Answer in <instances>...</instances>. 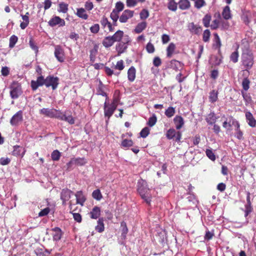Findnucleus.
Segmentation results:
<instances>
[{
    "instance_id": "aec40b11",
    "label": "nucleus",
    "mask_w": 256,
    "mask_h": 256,
    "mask_svg": "<svg viewBox=\"0 0 256 256\" xmlns=\"http://www.w3.org/2000/svg\"><path fill=\"white\" fill-rule=\"evenodd\" d=\"M100 214V209L97 206H94L89 213L90 216L92 219H97Z\"/></svg>"
},
{
    "instance_id": "8fccbe9b",
    "label": "nucleus",
    "mask_w": 256,
    "mask_h": 256,
    "mask_svg": "<svg viewBox=\"0 0 256 256\" xmlns=\"http://www.w3.org/2000/svg\"><path fill=\"white\" fill-rule=\"evenodd\" d=\"M210 31L208 30H206L202 34V40L204 42H208L210 40Z\"/></svg>"
},
{
    "instance_id": "f3484780",
    "label": "nucleus",
    "mask_w": 256,
    "mask_h": 256,
    "mask_svg": "<svg viewBox=\"0 0 256 256\" xmlns=\"http://www.w3.org/2000/svg\"><path fill=\"white\" fill-rule=\"evenodd\" d=\"M174 122L176 130H180L184 126V121L180 116H176L174 118Z\"/></svg>"
},
{
    "instance_id": "ddd939ff",
    "label": "nucleus",
    "mask_w": 256,
    "mask_h": 256,
    "mask_svg": "<svg viewBox=\"0 0 256 256\" xmlns=\"http://www.w3.org/2000/svg\"><path fill=\"white\" fill-rule=\"evenodd\" d=\"M54 56L58 61L63 62L64 60V51L60 46H55Z\"/></svg>"
},
{
    "instance_id": "13d9d810",
    "label": "nucleus",
    "mask_w": 256,
    "mask_h": 256,
    "mask_svg": "<svg viewBox=\"0 0 256 256\" xmlns=\"http://www.w3.org/2000/svg\"><path fill=\"white\" fill-rule=\"evenodd\" d=\"M124 62L122 60L118 61L116 65L114 66V68L119 70H122L124 68Z\"/></svg>"
},
{
    "instance_id": "49530a36",
    "label": "nucleus",
    "mask_w": 256,
    "mask_h": 256,
    "mask_svg": "<svg viewBox=\"0 0 256 256\" xmlns=\"http://www.w3.org/2000/svg\"><path fill=\"white\" fill-rule=\"evenodd\" d=\"M92 197L96 200H100L102 198V194L99 190H94L92 193Z\"/></svg>"
},
{
    "instance_id": "c756f323",
    "label": "nucleus",
    "mask_w": 256,
    "mask_h": 256,
    "mask_svg": "<svg viewBox=\"0 0 256 256\" xmlns=\"http://www.w3.org/2000/svg\"><path fill=\"white\" fill-rule=\"evenodd\" d=\"M23 148L18 146H15L14 147V150L12 152V154L14 156H23L24 152L23 151Z\"/></svg>"
},
{
    "instance_id": "0eeeda50",
    "label": "nucleus",
    "mask_w": 256,
    "mask_h": 256,
    "mask_svg": "<svg viewBox=\"0 0 256 256\" xmlns=\"http://www.w3.org/2000/svg\"><path fill=\"white\" fill-rule=\"evenodd\" d=\"M108 98L106 97L104 104V113L105 116L110 118L113 114L116 108L112 104H108Z\"/></svg>"
},
{
    "instance_id": "69168bd1",
    "label": "nucleus",
    "mask_w": 256,
    "mask_h": 256,
    "mask_svg": "<svg viewBox=\"0 0 256 256\" xmlns=\"http://www.w3.org/2000/svg\"><path fill=\"white\" fill-rule=\"evenodd\" d=\"M2 74L4 76H8L10 74V68L7 66H3L1 70Z\"/></svg>"
},
{
    "instance_id": "9b49d317",
    "label": "nucleus",
    "mask_w": 256,
    "mask_h": 256,
    "mask_svg": "<svg viewBox=\"0 0 256 256\" xmlns=\"http://www.w3.org/2000/svg\"><path fill=\"white\" fill-rule=\"evenodd\" d=\"M45 79L42 76L38 77L36 80H32L30 82L32 88L36 90L39 86L44 84Z\"/></svg>"
},
{
    "instance_id": "09e8293b",
    "label": "nucleus",
    "mask_w": 256,
    "mask_h": 256,
    "mask_svg": "<svg viewBox=\"0 0 256 256\" xmlns=\"http://www.w3.org/2000/svg\"><path fill=\"white\" fill-rule=\"evenodd\" d=\"M206 156L212 161L216 160V156L212 150L207 149L206 151Z\"/></svg>"
},
{
    "instance_id": "a878e982",
    "label": "nucleus",
    "mask_w": 256,
    "mask_h": 256,
    "mask_svg": "<svg viewBox=\"0 0 256 256\" xmlns=\"http://www.w3.org/2000/svg\"><path fill=\"white\" fill-rule=\"evenodd\" d=\"M136 68L132 66L128 70V78L129 81L133 82L136 78Z\"/></svg>"
},
{
    "instance_id": "6e6d98bb",
    "label": "nucleus",
    "mask_w": 256,
    "mask_h": 256,
    "mask_svg": "<svg viewBox=\"0 0 256 256\" xmlns=\"http://www.w3.org/2000/svg\"><path fill=\"white\" fill-rule=\"evenodd\" d=\"M90 32L92 34H97L100 30V26L98 24H96L90 28Z\"/></svg>"
},
{
    "instance_id": "79ce46f5",
    "label": "nucleus",
    "mask_w": 256,
    "mask_h": 256,
    "mask_svg": "<svg viewBox=\"0 0 256 256\" xmlns=\"http://www.w3.org/2000/svg\"><path fill=\"white\" fill-rule=\"evenodd\" d=\"M239 54L238 50L232 53L230 56V60L233 62L236 63L238 62Z\"/></svg>"
},
{
    "instance_id": "ea45409f",
    "label": "nucleus",
    "mask_w": 256,
    "mask_h": 256,
    "mask_svg": "<svg viewBox=\"0 0 256 256\" xmlns=\"http://www.w3.org/2000/svg\"><path fill=\"white\" fill-rule=\"evenodd\" d=\"M29 44L30 48L35 52L36 55L38 52V48L31 38L29 41Z\"/></svg>"
},
{
    "instance_id": "9d476101",
    "label": "nucleus",
    "mask_w": 256,
    "mask_h": 256,
    "mask_svg": "<svg viewBox=\"0 0 256 256\" xmlns=\"http://www.w3.org/2000/svg\"><path fill=\"white\" fill-rule=\"evenodd\" d=\"M50 26H54L59 25V26H62L65 25V21L58 16H54L48 22Z\"/></svg>"
},
{
    "instance_id": "f704fd0d",
    "label": "nucleus",
    "mask_w": 256,
    "mask_h": 256,
    "mask_svg": "<svg viewBox=\"0 0 256 256\" xmlns=\"http://www.w3.org/2000/svg\"><path fill=\"white\" fill-rule=\"evenodd\" d=\"M218 92L215 90H212L210 93L209 100L211 102H214L218 100Z\"/></svg>"
},
{
    "instance_id": "f257e3e1",
    "label": "nucleus",
    "mask_w": 256,
    "mask_h": 256,
    "mask_svg": "<svg viewBox=\"0 0 256 256\" xmlns=\"http://www.w3.org/2000/svg\"><path fill=\"white\" fill-rule=\"evenodd\" d=\"M242 50L240 62L244 70L248 72L254 66V56L248 44L244 45Z\"/></svg>"
},
{
    "instance_id": "cd10ccee",
    "label": "nucleus",
    "mask_w": 256,
    "mask_h": 256,
    "mask_svg": "<svg viewBox=\"0 0 256 256\" xmlns=\"http://www.w3.org/2000/svg\"><path fill=\"white\" fill-rule=\"evenodd\" d=\"M95 229L98 232H102L104 231V226L103 218H100L98 219V225L96 226Z\"/></svg>"
},
{
    "instance_id": "423d86ee",
    "label": "nucleus",
    "mask_w": 256,
    "mask_h": 256,
    "mask_svg": "<svg viewBox=\"0 0 256 256\" xmlns=\"http://www.w3.org/2000/svg\"><path fill=\"white\" fill-rule=\"evenodd\" d=\"M87 162L86 160L84 158H73L67 163V169L70 170L74 165L82 166Z\"/></svg>"
},
{
    "instance_id": "58836bf2",
    "label": "nucleus",
    "mask_w": 256,
    "mask_h": 256,
    "mask_svg": "<svg viewBox=\"0 0 256 256\" xmlns=\"http://www.w3.org/2000/svg\"><path fill=\"white\" fill-rule=\"evenodd\" d=\"M176 132L174 128L169 129L166 134V136L168 139L171 140L174 138L176 135Z\"/></svg>"
},
{
    "instance_id": "c9c22d12",
    "label": "nucleus",
    "mask_w": 256,
    "mask_h": 256,
    "mask_svg": "<svg viewBox=\"0 0 256 256\" xmlns=\"http://www.w3.org/2000/svg\"><path fill=\"white\" fill-rule=\"evenodd\" d=\"M176 48V46L174 43H170L168 45L166 49L167 56L168 57H171L174 52Z\"/></svg>"
},
{
    "instance_id": "3c124183",
    "label": "nucleus",
    "mask_w": 256,
    "mask_h": 256,
    "mask_svg": "<svg viewBox=\"0 0 256 256\" xmlns=\"http://www.w3.org/2000/svg\"><path fill=\"white\" fill-rule=\"evenodd\" d=\"M68 5L64 2H62L59 4V10L60 12L66 13L68 10Z\"/></svg>"
},
{
    "instance_id": "052dcab7",
    "label": "nucleus",
    "mask_w": 256,
    "mask_h": 256,
    "mask_svg": "<svg viewBox=\"0 0 256 256\" xmlns=\"http://www.w3.org/2000/svg\"><path fill=\"white\" fill-rule=\"evenodd\" d=\"M119 12L116 11V10H113L110 14V17L112 20H118L119 18Z\"/></svg>"
},
{
    "instance_id": "473e14b6",
    "label": "nucleus",
    "mask_w": 256,
    "mask_h": 256,
    "mask_svg": "<svg viewBox=\"0 0 256 256\" xmlns=\"http://www.w3.org/2000/svg\"><path fill=\"white\" fill-rule=\"evenodd\" d=\"M104 86L102 84V82L100 81L99 84L96 88V92L98 95L108 97L106 94L104 90Z\"/></svg>"
},
{
    "instance_id": "20e7f679",
    "label": "nucleus",
    "mask_w": 256,
    "mask_h": 256,
    "mask_svg": "<svg viewBox=\"0 0 256 256\" xmlns=\"http://www.w3.org/2000/svg\"><path fill=\"white\" fill-rule=\"evenodd\" d=\"M130 42V38L126 35L119 43L116 46V50L118 53V55L124 53L128 48V44Z\"/></svg>"
},
{
    "instance_id": "f03ea898",
    "label": "nucleus",
    "mask_w": 256,
    "mask_h": 256,
    "mask_svg": "<svg viewBox=\"0 0 256 256\" xmlns=\"http://www.w3.org/2000/svg\"><path fill=\"white\" fill-rule=\"evenodd\" d=\"M138 192L141 198L147 204H150L151 201V194L150 189L148 187L147 182L144 180H140L138 182Z\"/></svg>"
},
{
    "instance_id": "c85d7f7f",
    "label": "nucleus",
    "mask_w": 256,
    "mask_h": 256,
    "mask_svg": "<svg viewBox=\"0 0 256 256\" xmlns=\"http://www.w3.org/2000/svg\"><path fill=\"white\" fill-rule=\"evenodd\" d=\"M147 24L145 22H142L140 23H138L136 26L134 31L137 34L140 33L142 30H144L146 27Z\"/></svg>"
},
{
    "instance_id": "2f4dec72",
    "label": "nucleus",
    "mask_w": 256,
    "mask_h": 256,
    "mask_svg": "<svg viewBox=\"0 0 256 256\" xmlns=\"http://www.w3.org/2000/svg\"><path fill=\"white\" fill-rule=\"evenodd\" d=\"M222 16L225 20H228L231 18V14L230 7L226 6L222 12Z\"/></svg>"
},
{
    "instance_id": "e2e57ef3",
    "label": "nucleus",
    "mask_w": 256,
    "mask_h": 256,
    "mask_svg": "<svg viewBox=\"0 0 256 256\" xmlns=\"http://www.w3.org/2000/svg\"><path fill=\"white\" fill-rule=\"evenodd\" d=\"M252 206H251V204H246V206H245V210H244V212H245V214H244V216L245 217H246L248 214L252 212Z\"/></svg>"
},
{
    "instance_id": "bb28decb",
    "label": "nucleus",
    "mask_w": 256,
    "mask_h": 256,
    "mask_svg": "<svg viewBox=\"0 0 256 256\" xmlns=\"http://www.w3.org/2000/svg\"><path fill=\"white\" fill-rule=\"evenodd\" d=\"M179 8L182 10H188L190 6L188 0H180L178 3Z\"/></svg>"
},
{
    "instance_id": "5fc2aeb1",
    "label": "nucleus",
    "mask_w": 256,
    "mask_h": 256,
    "mask_svg": "<svg viewBox=\"0 0 256 256\" xmlns=\"http://www.w3.org/2000/svg\"><path fill=\"white\" fill-rule=\"evenodd\" d=\"M121 226L122 228V236L125 238L126 237V235L128 232V229L127 228V226H126V224L124 222H122Z\"/></svg>"
},
{
    "instance_id": "4d7b16f0",
    "label": "nucleus",
    "mask_w": 256,
    "mask_h": 256,
    "mask_svg": "<svg viewBox=\"0 0 256 256\" xmlns=\"http://www.w3.org/2000/svg\"><path fill=\"white\" fill-rule=\"evenodd\" d=\"M156 116L155 115H154L152 117L149 118L148 121V124L150 126H152L156 124Z\"/></svg>"
},
{
    "instance_id": "0e129e2a",
    "label": "nucleus",
    "mask_w": 256,
    "mask_h": 256,
    "mask_svg": "<svg viewBox=\"0 0 256 256\" xmlns=\"http://www.w3.org/2000/svg\"><path fill=\"white\" fill-rule=\"evenodd\" d=\"M146 50L148 53H153L154 52V47L151 42H148L146 46Z\"/></svg>"
},
{
    "instance_id": "338daca9",
    "label": "nucleus",
    "mask_w": 256,
    "mask_h": 256,
    "mask_svg": "<svg viewBox=\"0 0 256 256\" xmlns=\"http://www.w3.org/2000/svg\"><path fill=\"white\" fill-rule=\"evenodd\" d=\"M10 162L8 158H0V164L2 166L8 164Z\"/></svg>"
},
{
    "instance_id": "dca6fc26",
    "label": "nucleus",
    "mask_w": 256,
    "mask_h": 256,
    "mask_svg": "<svg viewBox=\"0 0 256 256\" xmlns=\"http://www.w3.org/2000/svg\"><path fill=\"white\" fill-rule=\"evenodd\" d=\"M60 117H58V119L66 121L70 124H72L74 123V119L71 115H67L66 113H63L60 112L59 114Z\"/></svg>"
},
{
    "instance_id": "b1692460",
    "label": "nucleus",
    "mask_w": 256,
    "mask_h": 256,
    "mask_svg": "<svg viewBox=\"0 0 256 256\" xmlns=\"http://www.w3.org/2000/svg\"><path fill=\"white\" fill-rule=\"evenodd\" d=\"M125 36H124V33L123 31L118 30L116 31L113 36H112V38L114 42H120V41L124 38Z\"/></svg>"
},
{
    "instance_id": "4468645a",
    "label": "nucleus",
    "mask_w": 256,
    "mask_h": 256,
    "mask_svg": "<svg viewBox=\"0 0 256 256\" xmlns=\"http://www.w3.org/2000/svg\"><path fill=\"white\" fill-rule=\"evenodd\" d=\"M72 192L68 188L63 189L60 194V199L62 201V204L66 205V201H68L71 197Z\"/></svg>"
},
{
    "instance_id": "7c9ffc66",
    "label": "nucleus",
    "mask_w": 256,
    "mask_h": 256,
    "mask_svg": "<svg viewBox=\"0 0 256 256\" xmlns=\"http://www.w3.org/2000/svg\"><path fill=\"white\" fill-rule=\"evenodd\" d=\"M168 8L172 11L175 12L178 8V4L175 0H168Z\"/></svg>"
},
{
    "instance_id": "680f3d73",
    "label": "nucleus",
    "mask_w": 256,
    "mask_h": 256,
    "mask_svg": "<svg viewBox=\"0 0 256 256\" xmlns=\"http://www.w3.org/2000/svg\"><path fill=\"white\" fill-rule=\"evenodd\" d=\"M150 130L149 128L147 127L144 128L140 132V134L142 138H146L148 134H149Z\"/></svg>"
},
{
    "instance_id": "2eb2a0df",
    "label": "nucleus",
    "mask_w": 256,
    "mask_h": 256,
    "mask_svg": "<svg viewBox=\"0 0 256 256\" xmlns=\"http://www.w3.org/2000/svg\"><path fill=\"white\" fill-rule=\"evenodd\" d=\"M100 23L103 28H108L109 32H112L114 31V28L112 26V24L110 23L107 18L104 16L100 20Z\"/></svg>"
},
{
    "instance_id": "c03bdc74",
    "label": "nucleus",
    "mask_w": 256,
    "mask_h": 256,
    "mask_svg": "<svg viewBox=\"0 0 256 256\" xmlns=\"http://www.w3.org/2000/svg\"><path fill=\"white\" fill-rule=\"evenodd\" d=\"M211 20L210 16L206 14L202 19V22L204 26L208 28L210 26V22Z\"/></svg>"
},
{
    "instance_id": "bf43d9fd",
    "label": "nucleus",
    "mask_w": 256,
    "mask_h": 256,
    "mask_svg": "<svg viewBox=\"0 0 256 256\" xmlns=\"http://www.w3.org/2000/svg\"><path fill=\"white\" fill-rule=\"evenodd\" d=\"M214 236V232L213 231L210 232L209 230H207L206 231L204 236V240H209L213 238Z\"/></svg>"
},
{
    "instance_id": "7ed1b4c3",
    "label": "nucleus",
    "mask_w": 256,
    "mask_h": 256,
    "mask_svg": "<svg viewBox=\"0 0 256 256\" xmlns=\"http://www.w3.org/2000/svg\"><path fill=\"white\" fill-rule=\"evenodd\" d=\"M10 96L12 98L16 99L22 94L20 84L16 82H14L10 86Z\"/></svg>"
},
{
    "instance_id": "4be33fe9",
    "label": "nucleus",
    "mask_w": 256,
    "mask_h": 256,
    "mask_svg": "<svg viewBox=\"0 0 256 256\" xmlns=\"http://www.w3.org/2000/svg\"><path fill=\"white\" fill-rule=\"evenodd\" d=\"M114 42L112 36H108L104 38L102 44L106 48H108L112 46Z\"/></svg>"
},
{
    "instance_id": "72a5a7b5",
    "label": "nucleus",
    "mask_w": 256,
    "mask_h": 256,
    "mask_svg": "<svg viewBox=\"0 0 256 256\" xmlns=\"http://www.w3.org/2000/svg\"><path fill=\"white\" fill-rule=\"evenodd\" d=\"M77 16L84 20H86L88 18V14L86 12V10L83 8H78L76 12Z\"/></svg>"
},
{
    "instance_id": "4c0bfd02",
    "label": "nucleus",
    "mask_w": 256,
    "mask_h": 256,
    "mask_svg": "<svg viewBox=\"0 0 256 256\" xmlns=\"http://www.w3.org/2000/svg\"><path fill=\"white\" fill-rule=\"evenodd\" d=\"M175 112L174 108L170 106L166 110L165 114L168 118H171L174 114Z\"/></svg>"
},
{
    "instance_id": "e433bc0d",
    "label": "nucleus",
    "mask_w": 256,
    "mask_h": 256,
    "mask_svg": "<svg viewBox=\"0 0 256 256\" xmlns=\"http://www.w3.org/2000/svg\"><path fill=\"white\" fill-rule=\"evenodd\" d=\"M61 156L60 152L58 150H54L51 154V158L52 160L58 161Z\"/></svg>"
},
{
    "instance_id": "864d4df0",
    "label": "nucleus",
    "mask_w": 256,
    "mask_h": 256,
    "mask_svg": "<svg viewBox=\"0 0 256 256\" xmlns=\"http://www.w3.org/2000/svg\"><path fill=\"white\" fill-rule=\"evenodd\" d=\"M124 8V4L120 2H118L116 3L115 8L114 10L120 12L123 10Z\"/></svg>"
},
{
    "instance_id": "f8f14e48",
    "label": "nucleus",
    "mask_w": 256,
    "mask_h": 256,
    "mask_svg": "<svg viewBox=\"0 0 256 256\" xmlns=\"http://www.w3.org/2000/svg\"><path fill=\"white\" fill-rule=\"evenodd\" d=\"M134 13V12L132 10H124L119 18L120 22L122 23L127 22L128 19L133 16Z\"/></svg>"
},
{
    "instance_id": "5701e85b",
    "label": "nucleus",
    "mask_w": 256,
    "mask_h": 256,
    "mask_svg": "<svg viewBox=\"0 0 256 256\" xmlns=\"http://www.w3.org/2000/svg\"><path fill=\"white\" fill-rule=\"evenodd\" d=\"M75 196L76 198V204L82 206L86 201V198L83 194L82 191H78L76 192Z\"/></svg>"
},
{
    "instance_id": "774afa93",
    "label": "nucleus",
    "mask_w": 256,
    "mask_h": 256,
    "mask_svg": "<svg viewBox=\"0 0 256 256\" xmlns=\"http://www.w3.org/2000/svg\"><path fill=\"white\" fill-rule=\"evenodd\" d=\"M126 4L128 7H134L136 5L137 1L136 0H126Z\"/></svg>"
},
{
    "instance_id": "393cba45",
    "label": "nucleus",
    "mask_w": 256,
    "mask_h": 256,
    "mask_svg": "<svg viewBox=\"0 0 256 256\" xmlns=\"http://www.w3.org/2000/svg\"><path fill=\"white\" fill-rule=\"evenodd\" d=\"M217 118L214 112H210L207 116L206 120L208 124L213 125L216 122Z\"/></svg>"
},
{
    "instance_id": "603ef678",
    "label": "nucleus",
    "mask_w": 256,
    "mask_h": 256,
    "mask_svg": "<svg viewBox=\"0 0 256 256\" xmlns=\"http://www.w3.org/2000/svg\"><path fill=\"white\" fill-rule=\"evenodd\" d=\"M98 52V46H95L93 49L90 51V60H94L96 53Z\"/></svg>"
},
{
    "instance_id": "37998d69",
    "label": "nucleus",
    "mask_w": 256,
    "mask_h": 256,
    "mask_svg": "<svg viewBox=\"0 0 256 256\" xmlns=\"http://www.w3.org/2000/svg\"><path fill=\"white\" fill-rule=\"evenodd\" d=\"M18 38L16 36L12 35V36H11L10 38L9 47L10 48H14V45L18 42Z\"/></svg>"
},
{
    "instance_id": "412c9836",
    "label": "nucleus",
    "mask_w": 256,
    "mask_h": 256,
    "mask_svg": "<svg viewBox=\"0 0 256 256\" xmlns=\"http://www.w3.org/2000/svg\"><path fill=\"white\" fill-rule=\"evenodd\" d=\"M54 232L52 234L53 240L55 241H58L60 240L62 236V231L60 228L56 227L52 229Z\"/></svg>"
},
{
    "instance_id": "39448f33",
    "label": "nucleus",
    "mask_w": 256,
    "mask_h": 256,
    "mask_svg": "<svg viewBox=\"0 0 256 256\" xmlns=\"http://www.w3.org/2000/svg\"><path fill=\"white\" fill-rule=\"evenodd\" d=\"M60 110L56 109H49L46 108H43L40 110V114H44L50 118H58V117H60Z\"/></svg>"
},
{
    "instance_id": "6ab92c4d",
    "label": "nucleus",
    "mask_w": 256,
    "mask_h": 256,
    "mask_svg": "<svg viewBox=\"0 0 256 256\" xmlns=\"http://www.w3.org/2000/svg\"><path fill=\"white\" fill-rule=\"evenodd\" d=\"M188 29L191 33L196 34H200L202 30V28L200 26L194 24V22L188 24Z\"/></svg>"
},
{
    "instance_id": "1a4fd4ad",
    "label": "nucleus",
    "mask_w": 256,
    "mask_h": 256,
    "mask_svg": "<svg viewBox=\"0 0 256 256\" xmlns=\"http://www.w3.org/2000/svg\"><path fill=\"white\" fill-rule=\"evenodd\" d=\"M58 84V78L48 76L45 79L44 85L46 87L52 86L54 90L56 88Z\"/></svg>"
},
{
    "instance_id": "6e6552de",
    "label": "nucleus",
    "mask_w": 256,
    "mask_h": 256,
    "mask_svg": "<svg viewBox=\"0 0 256 256\" xmlns=\"http://www.w3.org/2000/svg\"><path fill=\"white\" fill-rule=\"evenodd\" d=\"M22 120L23 112L22 110H19L12 116L10 124L12 126H18Z\"/></svg>"
},
{
    "instance_id": "de8ad7c7",
    "label": "nucleus",
    "mask_w": 256,
    "mask_h": 256,
    "mask_svg": "<svg viewBox=\"0 0 256 256\" xmlns=\"http://www.w3.org/2000/svg\"><path fill=\"white\" fill-rule=\"evenodd\" d=\"M250 81L247 78H244L242 82V86L243 89L245 91H247L248 90V88H250Z\"/></svg>"
},
{
    "instance_id": "a19ab883",
    "label": "nucleus",
    "mask_w": 256,
    "mask_h": 256,
    "mask_svg": "<svg viewBox=\"0 0 256 256\" xmlns=\"http://www.w3.org/2000/svg\"><path fill=\"white\" fill-rule=\"evenodd\" d=\"M122 146L128 148L133 145V142L131 140L124 139L122 142Z\"/></svg>"
},
{
    "instance_id": "a18cd8bd",
    "label": "nucleus",
    "mask_w": 256,
    "mask_h": 256,
    "mask_svg": "<svg viewBox=\"0 0 256 256\" xmlns=\"http://www.w3.org/2000/svg\"><path fill=\"white\" fill-rule=\"evenodd\" d=\"M214 46L216 48H220L221 46V42L220 37L217 34H214Z\"/></svg>"
},
{
    "instance_id": "a211bd4d",
    "label": "nucleus",
    "mask_w": 256,
    "mask_h": 256,
    "mask_svg": "<svg viewBox=\"0 0 256 256\" xmlns=\"http://www.w3.org/2000/svg\"><path fill=\"white\" fill-rule=\"evenodd\" d=\"M246 118L248 124L252 127L254 128L256 126V120L254 118L252 114L250 112H246Z\"/></svg>"
}]
</instances>
